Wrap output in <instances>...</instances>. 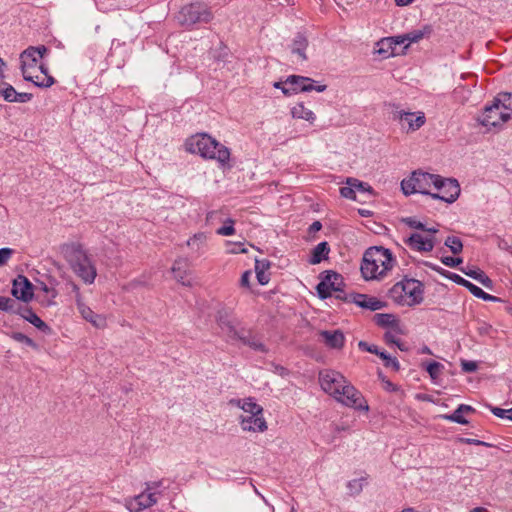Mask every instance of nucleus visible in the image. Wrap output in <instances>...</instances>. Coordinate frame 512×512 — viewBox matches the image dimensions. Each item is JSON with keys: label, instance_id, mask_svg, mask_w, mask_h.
I'll return each mask as SVG.
<instances>
[{"label": "nucleus", "instance_id": "nucleus-1", "mask_svg": "<svg viewBox=\"0 0 512 512\" xmlns=\"http://www.w3.org/2000/svg\"><path fill=\"white\" fill-rule=\"evenodd\" d=\"M394 262L389 249L370 247L363 255L361 273L366 280H380L393 268Z\"/></svg>", "mask_w": 512, "mask_h": 512}, {"label": "nucleus", "instance_id": "nucleus-2", "mask_svg": "<svg viewBox=\"0 0 512 512\" xmlns=\"http://www.w3.org/2000/svg\"><path fill=\"white\" fill-rule=\"evenodd\" d=\"M62 254L72 271L86 284H92L97 276L96 267L90 256L79 243L62 246Z\"/></svg>", "mask_w": 512, "mask_h": 512}, {"label": "nucleus", "instance_id": "nucleus-3", "mask_svg": "<svg viewBox=\"0 0 512 512\" xmlns=\"http://www.w3.org/2000/svg\"><path fill=\"white\" fill-rule=\"evenodd\" d=\"M186 149L203 158L215 159L221 164H226L230 158L229 149L207 134H197L189 138Z\"/></svg>", "mask_w": 512, "mask_h": 512}, {"label": "nucleus", "instance_id": "nucleus-4", "mask_svg": "<svg viewBox=\"0 0 512 512\" xmlns=\"http://www.w3.org/2000/svg\"><path fill=\"white\" fill-rule=\"evenodd\" d=\"M511 114L512 109L496 97L491 105L484 108L478 121L485 127H498L505 124L511 118Z\"/></svg>", "mask_w": 512, "mask_h": 512}, {"label": "nucleus", "instance_id": "nucleus-5", "mask_svg": "<svg viewBox=\"0 0 512 512\" xmlns=\"http://www.w3.org/2000/svg\"><path fill=\"white\" fill-rule=\"evenodd\" d=\"M439 175L430 174L423 171H414L408 179H403L401 182V189L405 195L414 193H421L430 195V189L435 188V182Z\"/></svg>", "mask_w": 512, "mask_h": 512}, {"label": "nucleus", "instance_id": "nucleus-6", "mask_svg": "<svg viewBox=\"0 0 512 512\" xmlns=\"http://www.w3.org/2000/svg\"><path fill=\"white\" fill-rule=\"evenodd\" d=\"M213 19L211 9L204 3L195 2L181 8L178 15L179 23L192 26L196 23H209Z\"/></svg>", "mask_w": 512, "mask_h": 512}, {"label": "nucleus", "instance_id": "nucleus-7", "mask_svg": "<svg viewBox=\"0 0 512 512\" xmlns=\"http://www.w3.org/2000/svg\"><path fill=\"white\" fill-rule=\"evenodd\" d=\"M393 298L407 301L409 304H418L422 301V284L415 279H405L396 283L390 290Z\"/></svg>", "mask_w": 512, "mask_h": 512}, {"label": "nucleus", "instance_id": "nucleus-8", "mask_svg": "<svg viewBox=\"0 0 512 512\" xmlns=\"http://www.w3.org/2000/svg\"><path fill=\"white\" fill-rule=\"evenodd\" d=\"M218 325L222 332L231 340H239L244 345H248L253 333L244 327H239L236 319L229 318L227 312L220 311L217 316Z\"/></svg>", "mask_w": 512, "mask_h": 512}, {"label": "nucleus", "instance_id": "nucleus-9", "mask_svg": "<svg viewBox=\"0 0 512 512\" xmlns=\"http://www.w3.org/2000/svg\"><path fill=\"white\" fill-rule=\"evenodd\" d=\"M392 119L397 121L401 129L407 134L419 130L426 123V116L424 112H410L399 109V107H396L395 110L392 111Z\"/></svg>", "mask_w": 512, "mask_h": 512}, {"label": "nucleus", "instance_id": "nucleus-10", "mask_svg": "<svg viewBox=\"0 0 512 512\" xmlns=\"http://www.w3.org/2000/svg\"><path fill=\"white\" fill-rule=\"evenodd\" d=\"M341 404L357 410H368V405L359 392L349 381L339 390V394L333 397Z\"/></svg>", "mask_w": 512, "mask_h": 512}, {"label": "nucleus", "instance_id": "nucleus-11", "mask_svg": "<svg viewBox=\"0 0 512 512\" xmlns=\"http://www.w3.org/2000/svg\"><path fill=\"white\" fill-rule=\"evenodd\" d=\"M435 189L438 193L431 194L433 199H440L447 203H453L460 195V185L456 179L442 178L439 176L435 182Z\"/></svg>", "mask_w": 512, "mask_h": 512}, {"label": "nucleus", "instance_id": "nucleus-12", "mask_svg": "<svg viewBox=\"0 0 512 512\" xmlns=\"http://www.w3.org/2000/svg\"><path fill=\"white\" fill-rule=\"evenodd\" d=\"M348 380L335 370L326 369L319 372V383L324 392L334 397Z\"/></svg>", "mask_w": 512, "mask_h": 512}, {"label": "nucleus", "instance_id": "nucleus-13", "mask_svg": "<svg viewBox=\"0 0 512 512\" xmlns=\"http://www.w3.org/2000/svg\"><path fill=\"white\" fill-rule=\"evenodd\" d=\"M76 305L82 318L87 322L91 323L97 329H104L107 326L106 317L102 314L95 313L89 306H87L83 300L81 294H78Z\"/></svg>", "mask_w": 512, "mask_h": 512}, {"label": "nucleus", "instance_id": "nucleus-14", "mask_svg": "<svg viewBox=\"0 0 512 512\" xmlns=\"http://www.w3.org/2000/svg\"><path fill=\"white\" fill-rule=\"evenodd\" d=\"M157 503L156 493L146 492L144 490L141 494L126 501V507L130 512H141L144 509L152 507Z\"/></svg>", "mask_w": 512, "mask_h": 512}, {"label": "nucleus", "instance_id": "nucleus-15", "mask_svg": "<svg viewBox=\"0 0 512 512\" xmlns=\"http://www.w3.org/2000/svg\"><path fill=\"white\" fill-rule=\"evenodd\" d=\"M12 295L27 303L33 297V285L25 276L20 275L13 281Z\"/></svg>", "mask_w": 512, "mask_h": 512}, {"label": "nucleus", "instance_id": "nucleus-16", "mask_svg": "<svg viewBox=\"0 0 512 512\" xmlns=\"http://www.w3.org/2000/svg\"><path fill=\"white\" fill-rule=\"evenodd\" d=\"M404 243L412 250L430 252L435 246V238L432 236L424 237L419 233H413L404 240Z\"/></svg>", "mask_w": 512, "mask_h": 512}, {"label": "nucleus", "instance_id": "nucleus-17", "mask_svg": "<svg viewBox=\"0 0 512 512\" xmlns=\"http://www.w3.org/2000/svg\"><path fill=\"white\" fill-rule=\"evenodd\" d=\"M22 75L25 80H32L30 69H36L39 61V51L30 47L24 50L20 55Z\"/></svg>", "mask_w": 512, "mask_h": 512}, {"label": "nucleus", "instance_id": "nucleus-18", "mask_svg": "<svg viewBox=\"0 0 512 512\" xmlns=\"http://www.w3.org/2000/svg\"><path fill=\"white\" fill-rule=\"evenodd\" d=\"M241 428L249 432H264L267 430V423L263 414H243L240 416Z\"/></svg>", "mask_w": 512, "mask_h": 512}, {"label": "nucleus", "instance_id": "nucleus-19", "mask_svg": "<svg viewBox=\"0 0 512 512\" xmlns=\"http://www.w3.org/2000/svg\"><path fill=\"white\" fill-rule=\"evenodd\" d=\"M286 83L294 85L295 91L309 92L312 90H316L317 92H323L326 90V85L314 86V81L311 78L298 75L289 76L286 80Z\"/></svg>", "mask_w": 512, "mask_h": 512}, {"label": "nucleus", "instance_id": "nucleus-20", "mask_svg": "<svg viewBox=\"0 0 512 512\" xmlns=\"http://www.w3.org/2000/svg\"><path fill=\"white\" fill-rule=\"evenodd\" d=\"M360 349L370 352L372 354H379V357L384 361V365L388 368H392L395 371L400 369V364L396 358L391 357L384 351H380L376 345H369L365 341H360L358 343Z\"/></svg>", "mask_w": 512, "mask_h": 512}, {"label": "nucleus", "instance_id": "nucleus-21", "mask_svg": "<svg viewBox=\"0 0 512 512\" xmlns=\"http://www.w3.org/2000/svg\"><path fill=\"white\" fill-rule=\"evenodd\" d=\"M351 302L370 311H377L386 306L385 302L377 299L376 297H371L365 294L351 295Z\"/></svg>", "mask_w": 512, "mask_h": 512}, {"label": "nucleus", "instance_id": "nucleus-22", "mask_svg": "<svg viewBox=\"0 0 512 512\" xmlns=\"http://www.w3.org/2000/svg\"><path fill=\"white\" fill-rule=\"evenodd\" d=\"M320 336L325 345L331 349H342L345 343V336L341 330H323Z\"/></svg>", "mask_w": 512, "mask_h": 512}, {"label": "nucleus", "instance_id": "nucleus-23", "mask_svg": "<svg viewBox=\"0 0 512 512\" xmlns=\"http://www.w3.org/2000/svg\"><path fill=\"white\" fill-rule=\"evenodd\" d=\"M17 311L18 312H15L16 314L21 315V317L33 324L39 330L45 333L51 332L50 327L44 321H42L29 307L19 304Z\"/></svg>", "mask_w": 512, "mask_h": 512}, {"label": "nucleus", "instance_id": "nucleus-24", "mask_svg": "<svg viewBox=\"0 0 512 512\" xmlns=\"http://www.w3.org/2000/svg\"><path fill=\"white\" fill-rule=\"evenodd\" d=\"M188 267V260L184 258H179L174 262L171 268L172 272L174 273L175 279L185 286H191V282L185 280V278L189 275Z\"/></svg>", "mask_w": 512, "mask_h": 512}, {"label": "nucleus", "instance_id": "nucleus-25", "mask_svg": "<svg viewBox=\"0 0 512 512\" xmlns=\"http://www.w3.org/2000/svg\"><path fill=\"white\" fill-rule=\"evenodd\" d=\"M230 404L242 409L244 414H263V408L253 398L232 399Z\"/></svg>", "mask_w": 512, "mask_h": 512}, {"label": "nucleus", "instance_id": "nucleus-26", "mask_svg": "<svg viewBox=\"0 0 512 512\" xmlns=\"http://www.w3.org/2000/svg\"><path fill=\"white\" fill-rule=\"evenodd\" d=\"M291 115L294 119H302L313 124L316 120L315 113L307 108L303 103H297L291 109Z\"/></svg>", "mask_w": 512, "mask_h": 512}, {"label": "nucleus", "instance_id": "nucleus-27", "mask_svg": "<svg viewBox=\"0 0 512 512\" xmlns=\"http://www.w3.org/2000/svg\"><path fill=\"white\" fill-rule=\"evenodd\" d=\"M461 271L468 277L478 281L484 287L491 289L492 280L479 268H461Z\"/></svg>", "mask_w": 512, "mask_h": 512}, {"label": "nucleus", "instance_id": "nucleus-28", "mask_svg": "<svg viewBox=\"0 0 512 512\" xmlns=\"http://www.w3.org/2000/svg\"><path fill=\"white\" fill-rule=\"evenodd\" d=\"M186 244L192 252L201 255L207 245V235L203 232L196 233L187 240Z\"/></svg>", "mask_w": 512, "mask_h": 512}, {"label": "nucleus", "instance_id": "nucleus-29", "mask_svg": "<svg viewBox=\"0 0 512 512\" xmlns=\"http://www.w3.org/2000/svg\"><path fill=\"white\" fill-rule=\"evenodd\" d=\"M307 46H308V41H307L306 37H304L301 34H298L292 42L291 52H292V54L296 55L301 62H303L307 59V56L305 53Z\"/></svg>", "mask_w": 512, "mask_h": 512}, {"label": "nucleus", "instance_id": "nucleus-30", "mask_svg": "<svg viewBox=\"0 0 512 512\" xmlns=\"http://www.w3.org/2000/svg\"><path fill=\"white\" fill-rule=\"evenodd\" d=\"M270 266H271V263L267 259H262V260L256 259L255 260V272H256V277H257L259 284H261V285L268 284L270 277H269V274H267L266 272H267V270H269Z\"/></svg>", "mask_w": 512, "mask_h": 512}, {"label": "nucleus", "instance_id": "nucleus-31", "mask_svg": "<svg viewBox=\"0 0 512 512\" xmlns=\"http://www.w3.org/2000/svg\"><path fill=\"white\" fill-rule=\"evenodd\" d=\"M374 321L380 327H392L396 332H401L398 320L393 314L377 313L374 315Z\"/></svg>", "mask_w": 512, "mask_h": 512}, {"label": "nucleus", "instance_id": "nucleus-32", "mask_svg": "<svg viewBox=\"0 0 512 512\" xmlns=\"http://www.w3.org/2000/svg\"><path fill=\"white\" fill-rule=\"evenodd\" d=\"M39 72L35 75H31L33 82L38 87L47 88L54 84V78L47 74V71L44 69L42 65L38 67Z\"/></svg>", "mask_w": 512, "mask_h": 512}, {"label": "nucleus", "instance_id": "nucleus-33", "mask_svg": "<svg viewBox=\"0 0 512 512\" xmlns=\"http://www.w3.org/2000/svg\"><path fill=\"white\" fill-rule=\"evenodd\" d=\"M330 252V247L327 242L319 243L311 253L309 262L313 265L320 263L324 259H327Z\"/></svg>", "mask_w": 512, "mask_h": 512}, {"label": "nucleus", "instance_id": "nucleus-34", "mask_svg": "<svg viewBox=\"0 0 512 512\" xmlns=\"http://www.w3.org/2000/svg\"><path fill=\"white\" fill-rule=\"evenodd\" d=\"M424 265L436 272H438L439 274L453 280L455 283L461 285V286H464L466 285L467 281L466 279L462 278L461 276L455 274V273H450L449 271H446L445 269L441 268L440 266H437L431 262H424Z\"/></svg>", "mask_w": 512, "mask_h": 512}, {"label": "nucleus", "instance_id": "nucleus-35", "mask_svg": "<svg viewBox=\"0 0 512 512\" xmlns=\"http://www.w3.org/2000/svg\"><path fill=\"white\" fill-rule=\"evenodd\" d=\"M325 273H326V275H325L324 279L326 280V283L328 284L329 288H331L333 292L342 293V288H341V286L343 285L342 276L333 271H326Z\"/></svg>", "mask_w": 512, "mask_h": 512}, {"label": "nucleus", "instance_id": "nucleus-36", "mask_svg": "<svg viewBox=\"0 0 512 512\" xmlns=\"http://www.w3.org/2000/svg\"><path fill=\"white\" fill-rule=\"evenodd\" d=\"M426 33H430V28L425 27L423 30H414L404 34L407 41L405 48H407L411 43L420 41Z\"/></svg>", "mask_w": 512, "mask_h": 512}, {"label": "nucleus", "instance_id": "nucleus-37", "mask_svg": "<svg viewBox=\"0 0 512 512\" xmlns=\"http://www.w3.org/2000/svg\"><path fill=\"white\" fill-rule=\"evenodd\" d=\"M406 42L407 41L405 35H399L394 37L383 38L381 41L378 42V45L388 46L389 48L395 50L397 45H401Z\"/></svg>", "mask_w": 512, "mask_h": 512}, {"label": "nucleus", "instance_id": "nucleus-38", "mask_svg": "<svg viewBox=\"0 0 512 512\" xmlns=\"http://www.w3.org/2000/svg\"><path fill=\"white\" fill-rule=\"evenodd\" d=\"M19 303L11 298L0 296V310L15 313L18 312L17 308Z\"/></svg>", "mask_w": 512, "mask_h": 512}, {"label": "nucleus", "instance_id": "nucleus-39", "mask_svg": "<svg viewBox=\"0 0 512 512\" xmlns=\"http://www.w3.org/2000/svg\"><path fill=\"white\" fill-rule=\"evenodd\" d=\"M0 95L8 102H15L17 91L12 85L4 83L3 86L0 87Z\"/></svg>", "mask_w": 512, "mask_h": 512}, {"label": "nucleus", "instance_id": "nucleus-40", "mask_svg": "<svg viewBox=\"0 0 512 512\" xmlns=\"http://www.w3.org/2000/svg\"><path fill=\"white\" fill-rule=\"evenodd\" d=\"M447 246L453 254H459L463 249V244L458 237L449 236L445 240Z\"/></svg>", "mask_w": 512, "mask_h": 512}, {"label": "nucleus", "instance_id": "nucleus-41", "mask_svg": "<svg viewBox=\"0 0 512 512\" xmlns=\"http://www.w3.org/2000/svg\"><path fill=\"white\" fill-rule=\"evenodd\" d=\"M247 346L250 347L251 349L255 350V351H259V352H262V353L267 352L266 346L262 343L260 338L257 335H255V334H253V336L251 337V339L248 342Z\"/></svg>", "mask_w": 512, "mask_h": 512}, {"label": "nucleus", "instance_id": "nucleus-42", "mask_svg": "<svg viewBox=\"0 0 512 512\" xmlns=\"http://www.w3.org/2000/svg\"><path fill=\"white\" fill-rule=\"evenodd\" d=\"M346 184L354 187L355 190L372 192V188L364 182L359 181L355 178H348Z\"/></svg>", "mask_w": 512, "mask_h": 512}, {"label": "nucleus", "instance_id": "nucleus-43", "mask_svg": "<svg viewBox=\"0 0 512 512\" xmlns=\"http://www.w3.org/2000/svg\"><path fill=\"white\" fill-rule=\"evenodd\" d=\"M317 289V292L319 294V296L322 298V299H326L328 297H330L332 295V289L329 288L328 284L326 283V280L323 279L316 287Z\"/></svg>", "mask_w": 512, "mask_h": 512}, {"label": "nucleus", "instance_id": "nucleus-44", "mask_svg": "<svg viewBox=\"0 0 512 512\" xmlns=\"http://www.w3.org/2000/svg\"><path fill=\"white\" fill-rule=\"evenodd\" d=\"M490 410L496 417L505 418L512 421V408L502 409L499 407H491Z\"/></svg>", "mask_w": 512, "mask_h": 512}, {"label": "nucleus", "instance_id": "nucleus-45", "mask_svg": "<svg viewBox=\"0 0 512 512\" xmlns=\"http://www.w3.org/2000/svg\"><path fill=\"white\" fill-rule=\"evenodd\" d=\"M12 338L17 342L24 343L33 348H37L35 342L30 337L26 336L23 333L16 332L12 335Z\"/></svg>", "mask_w": 512, "mask_h": 512}, {"label": "nucleus", "instance_id": "nucleus-46", "mask_svg": "<svg viewBox=\"0 0 512 512\" xmlns=\"http://www.w3.org/2000/svg\"><path fill=\"white\" fill-rule=\"evenodd\" d=\"M462 412H458V408L451 415H443L444 419H447L452 422H456L459 424H468V421L462 416Z\"/></svg>", "mask_w": 512, "mask_h": 512}, {"label": "nucleus", "instance_id": "nucleus-47", "mask_svg": "<svg viewBox=\"0 0 512 512\" xmlns=\"http://www.w3.org/2000/svg\"><path fill=\"white\" fill-rule=\"evenodd\" d=\"M234 221L231 220V219H228L225 223L224 226L220 227L218 230H217V234L219 235H223V236H229V235H232L234 233Z\"/></svg>", "mask_w": 512, "mask_h": 512}, {"label": "nucleus", "instance_id": "nucleus-48", "mask_svg": "<svg viewBox=\"0 0 512 512\" xmlns=\"http://www.w3.org/2000/svg\"><path fill=\"white\" fill-rule=\"evenodd\" d=\"M442 367V364H440L439 362H431L428 364L426 370L432 379H436Z\"/></svg>", "mask_w": 512, "mask_h": 512}, {"label": "nucleus", "instance_id": "nucleus-49", "mask_svg": "<svg viewBox=\"0 0 512 512\" xmlns=\"http://www.w3.org/2000/svg\"><path fill=\"white\" fill-rule=\"evenodd\" d=\"M402 222H404L410 228L419 229V230L426 229V226L422 222L418 221L417 219H415L413 217L403 218Z\"/></svg>", "mask_w": 512, "mask_h": 512}, {"label": "nucleus", "instance_id": "nucleus-50", "mask_svg": "<svg viewBox=\"0 0 512 512\" xmlns=\"http://www.w3.org/2000/svg\"><path fill=\"white\" fill-rule=\"evenodd\" d=\"M14 250L11 248H1L0 249V266H4L7 264L11 256L13 255Z\"/></svg>", "mask_w": 512, "mask_h": 512}, {"label": "nucleus", "instance_id": "nucleus-51", "mask_svg": "<svg viewBox=\"0 0 512 512\" xmlns=\"http://www.w3.org/2000/svg\"><path fill=\"white\" fill-rule=\"evenodd\" d=\"M340 194L342 197L347 198V199H352V200L356 199L355 189H354V187L349 186V185L342 187L340 189Z\"/></svg>", "mask_w": 512, "mask_h": 512}, {"label": "nucleus", "instance_id": "nucleus-52", "mask_svg": "<svg viewBox=\"0 0 512 512\" xmlns=\"http://www.w3.org/2000/svg\"><path fill=\"white\" fill-rule=\"evenodd\" d=\"M462 258H454L451 256H445L441 258V262L448 267H456L462 263Z\"/></svg>", "mask_w": 512, "mask_h": 512}, {"label": "nucleus", "instance_id": "nucleus-53", "mask_svg": "<svg viewBox=\"0 0 512 512\" xmlns=\"http://www.w3.org/2000/svg\"><path fill=\"white\" fill-rule=\"evenodd\" d=\"M461 367L464 372L471 373V372L476 371L477 363L474 361L462 360Z\"/></svg>", "mask_w": 512, "mask_h": 512}, {"label": "nucleus", "instance_id": "nucleus-54", "mask_svg": "<svg viewBox=\"0 0 512 512\" xmlns=\"http://www.w3.org/2000/svg\"><path fill=\"white\" fill-rule=\"evenodd\" d=\"M397 333H398V332H396L395 330H394V332H392V331H387V332L384 334V339H385L386 343H388V344H396V343H397V341L399 340V339L396 337V334H397Z\"/></svg>", "mask_w": 512, "mask_h": 512}, {"label": "nucleus", "instance_id": "nucleus-55", "mask_svg": "<svg viewBox=\"0 0 512 512\" xmlns=\"http://www.w3.org/2000/svg\"><path fill=\"white\" fill-rule=\"evenodd\" d=\"M465 288H467L471 292V294H473L477 298L479 297V295H482L481 294L482 289L479 288L478 286L474 285L470 281H467Z\"/></svg>", "mask_w": 512, "mask_h": 512}, {"label": "nucleus", "instance_id": "nucleus-56", "mask_svg": "<svg viewBox=\"0 0 512 512\" xmlns=\"http://www.w3.org/2000/svg\"><path fill=\"white\" fill-rule=\"evenodd\" d=\"M42 290L50 295L51 299L48 300L47 304H54L53 299L57 296V291L54 288H49L47 285H43Z\"/></svg>", "mask_w": 512, "mask_h": 512}, {"label": "nucleus", "instance_id": "nucleus-57", "mask_svg": "<svg viewBox=\"0 0 512 512\" xmlns=\"http://www.w3.org/2000/svg\"><path fill=\"white\" fill-rule=\"evenodd\" d=\"M491 329L492 326L485 322L479 323V326L477 327V331L480 335H488Z\"/></svg>", "mask_w": 512, "mask_h": 512}, {"label": "nucleus", "instance_id": "nucleus-58", "mask_svg": "<svg viewBox=\"0 0 512 512\" xmlns=\"http://www.w3.org/2000/svg\"><path fill=\"white\" fill-rule=\"evenodd\" d=\"M251 276H252L251 271H249V270H248V271H245V272L242 274V276H241V280H240V284H241V286L249 288V286H250V278H251Z\"/></svg>", "mask_w": 512, "mask_h": 512}, {"label": "nucleus", "instance_id": "nucleus-59", "mask_svg": "<svg viewBox=\"0 0 512 512\" xmlns=\"http://www.w3.org/2000/svg\"><path fill=\"white\" fill-rule=\"evenodd\" d=\"M378 46H379V48H378L377 52L380 55H384L385 57H389V56L395 54L394 49H391L388 46H382V45H378Z\"/></svg>", "mask_w": 512, "mask_h": 512}, {"label": "nucleus", "instance_id": "nucleus-60", "mask_svg": "<svg viewBox=\"0 0 512 512\" xmlns=\"http://www.w3.org/2000/svg\"><path fill=\"white\" fill-rule=\"evenodd\" d=\"M32 98V94L30 93H18L15 102L25 103L30 101Z\"/></svg>", "mask_w": 512, "mask_h": 512}, {"label": "nucleus", "instance_id": "nucleus-61", "mask_svg": "<svg viewBox=\"0 0 512 512\" xmlns=\"http://www.w3.org/2000/svg\"><path fill=\"white\" fill-rule=\"evenodd\" d=\"M246 249L242 247L241 243H235L232 245V248L229 249V253L237 254V253H245Z\"/></svg>", "mask_w": 512, "mask_h": 512}, {"label": "nucleus", "instance_id": "nucleus-62", "mask_svg": "<svg viewBox=\"0 0 512 512\" xmlns=\"http://www.w3.org/2000/svg\"><path fill=\"white\" fill-rule=\"evenodd\" d=\"M322 228V224L320 223V221H315L313 222L310 227H309V233L310 234H314L318 231H320Z\"/></svg>", "mask_w": 512, "mask_h": 512}, {"label": "nucleus", "instance_id": "nucleus-63", "mask_svg": "<svg viewBox=\"0 0 512 512\" xmlns=\"http://www.w3.org/2000/svg\"><path fill=\"white\" fill-rule=\"evenodd\" d=\"M161 485V481L159 482H148L145 484V490L146 492H152V490L158 488Z\"/></svg>", "mask_w": 512, "mask_h": 512}, {"label": "nucleus", "instance_id": "nucleus-64", "mask_svg": "<svg viewBox=\"0 0 512 512\" xmlns=\"http://www.w3.org/2000/svg\"><path fill=\"white\" fill-rule=\"evenodd\" d=\"M481 294H482V295H479V297H478V298L483 299V300H485V301H497V300H498V298H497V297L492 296V295H490V294H488V293L484 292L483 290H482Z\"/></svg>", "mask_w": 512, "mask_h": 512}]
</instances>
